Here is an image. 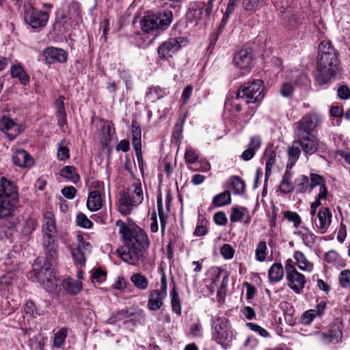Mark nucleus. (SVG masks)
Wrapping results in <instances>:
<instances>
[{"label":"nucleus","mask_w":350,"mask_h":350,"mask_svg":"<svg viewBox=\"0 0 350 350\" xmlns=\"http://www.w3.org/2000/svg\"><path fill=\"white\" fill-rule=\"evenodd\" d=\"M116 225L124 240V245L117 250L118 256L132 265L143 262L148 256L147 250L150 246L146 232L137 226L130 228L120 219L116 221Z\"/></svg>","instance_id":"f257e3e1"},{"label":"nucleus","mask_w":350,"mask_h":350,"mask_svg":"<svg viewBox=\"0 0 350 350\" xmlns=\"http://www.w3.org/2000/svg\"><path fill=\"white\" fill-rule=\"evenodd\" d=\"M316 81L320 86L329 84L340 75L338 53L329 40H323L319 45Z\"/></svg>","instance_id":"f03ea898"},{"label":"nucleus","mask_w":350,"mask_h":350,"mask_svg":"<svg viewBox=\"0 0 350 350\" xmlns=\"http://www.w3.org/2000/svg\"><path fill=\"white\" fill-rule=\"evenodd\" d=\"M237 334L227 318L217 316L212 317L211 338L223 349L226 350L231 347Z\"/></svg>","instance_id":"7ed1b4c3"},{"label":"nucleus","mask_w":350,"mask_h":350,"mask_svg":"<svg viewBox=\"0 0 350 350\" xmlns=\"http://www.w3.org/2000/svg\"><path fill=\"white\" fill-rule=\"evenodd\" d=\"M18 200V193L14 183L2 177L0 180V218L12 216Z\"/></svg>","instance_id":"20e7f679"},{"label":"nucleus","mask_w":350,"mask_h":350,"mask_svg":"<svg viewBox=\"0 0 350 350\" xmlns=\"http://www.w3.org/2000/svg\"><path fill=\"white\" fill-rule=\"evenodd\" d=\"M53 260L46 262L42 266L36 267H33V273L36 280L41 284L48 292H53L57 287L58 278L56 271L53 267Z\"/></svg>","instance_id":"39448f33"},{"label":"nucleus","mask_w":350,"mask_h":350,"mask_svg":"<svg viewBox=\"0 0 350 350\" xmlns=\"http://www.w3.org/2000/svg\"><path fill=\"white\" fill-rule=\"evenodd\" d=\"M263 84L260 79L245 83L238 89L237 98L244 100L247 104L261 101L265 96Z\"/></svg>","instance_id":"423d86ee"},{"label":"nucleus","mask_w":350,"mask_h":350,"mask_svg":"<svg viewBox=\"0 0 350 350\" xmlns=\"http://www.w3.org/2000/svg\"><path fill=\"white\" fill-rule=\"evenodd\" d=\"M172 20V14L170 11H164L159 14L147 15L140 21L142 29L147 33L157 30L166 29Z\"/></svg>","instance_id":"0eeeda50"},{"label":"nucleus","mask_w":350,"mask_h":350,"mask_svg":"<svg viewBox=\"0 0 350 350\" xmlns=\"http://www.w3.org/2000/svg\"><path fill=\"white\" fill-rule=\"evenodd\" d=\"M285 271L288 286L294 293L301 294L307 282L305 275L297 270L293 260L290 258L285 262Z\"/></svg>","instance_id":"6e6552de"},{"label":"nucleus","mask_w":350,"mask_h":350,"mask_svg":"<svg viewBox=\"0 0 350 350\" xmlns=\"http://www.w3.org/2000/svg\"><path fill=\"white\" fill-rule=\"evenodd\" d=\"M49 17L47 12L36 10L31 4L25 5L24 20L33 29L44 27Z\"/></svg>","instance_id":"1a4fd4ad"},{"label":"nucleus","mask_w":350,"mask_h":350,"mask_svg":"<svg viewBox=\"0 0 350 350\" xmlns=\"http://www.w3.org/2000/svg\"><path fill=\"white\" fill-rule=\"evenodd\" d=\"M90 187L96 189L89 193L86 204L90 211H96L103 205L102 191H104V183L98 180H92L90 183Z\"/></svg>","instance_id":"9d476101"},{"label":"nucleus","mask_w":350,"mask_h":350,"mask_svg":"<svg viewBox=\"0 0 350 350\" xmlns=\"http://www.w3.org/2000/svg\"><path fill=\"white\" fill-rule=\"evenodd\" d=\"M212 11V3L206 4L203 1H193L190 3L187 12L188 18L196 21L206 20Z\"/></svg>","instance_id":"9b49d317"},{"label":"nucleus","mask_w":350,"mask_h":350,"mask_svg":"<svg viewBox=\"0 0 350 350\" xmlns=\"http://www.w3.org/2000/svg\"><path fill=\"white\" fill-rule=\"evenodd\" d=\"M319 118L316 115L308 114L296 123L294 130L295 136L312 135V132L317 126Z\"/></svg>","instance_id":"f8f14e48"},{"label":"nucleus","mask_w":350,"mask_h":350,"mask_svg":"<svg viewBox=\"0 0 350 350\" xmlns=\"http://www.w3.org/2000/svg\"><path fill=\"white\" fill-rule=\"evenodd\" d=\"M183 38H172L163 42L157 49V53L160 59L168 60L176 53L181 46Z\"/></svg>","instance_id":"ddd939ff"},{"label":"nucleus","mask_w":350,"mask_h":350,"mask_svg":"<svg viewBox=\"0 0 350 350\" xmlns=\"http://www.w3.org/2000/svg\"><path fill=\"white\" fill-rule=\"evenodd\" d=\"M0 131L3 132L10 141H12L23 132L24 127L10 118L3 116L0 118Z\"/></svg>","instance_id":"4468645a"},{"label":"nucleus","mask_w":350,"mask_h":350,"mask_svg":"<svg viewBox=\"0 0 350 350\" xmlns=\"http://www.w3.org/2000/svg\"><path fill=\"white\" fill-rule=\"evenodd\" d=\"M332 214L329 207L323 206L318 211L317 215L312 218V224L318 231L324 234L327 232L332 224Z\"/></svg>","instance_id":"2eb2a0df"},{"label":"nucleus","mask_w":350,"mask_h":350,"mask_svg":"<svg viewBox=\"0 0 350 350\" xmlns=\"http://www.w3.org/2000/svg\"><path fill=\"white\" fill-rule=\"evenodd\" d=\"M317 336L325 345L338 342L342 336L340 323L338 321L334 322L327 331L320 332Z\"/></svg>","instance_id":"dca6fc26"},{"label":"nucleus","mask_w":350,"mask_h":350,"mask_svg":"<svg viewBox=\"0 0 350 350\" xmlns=\"http://www.w3.org/2000/svg\"><path fill=\"white\" fill-rule=\"evenodd\" d=\"M299 145L305 154L312 155L319 149V139L313 135L295 136L293 144Z\"/></svg>","instance_id":"f3484780"},{"label":"nucleus","mask_w":350,"mask_h":350,"mask_svg":"<svg viewBox=\"0 0 350 350\" xmlns=\"http://www.w3.org/2000/svg\"><path fill=\"white\" fill-rule=\"evenodd\" d=\"M42 248L46 260L48 261L55 260L58 258V243L57 235L42 236Z\"/></svg>","instance_id":"a211bd4d"},{"label":"nucleus","mask_w":350,"mask_h":350,"mask_svg":"<svg viewBox=\"0 0 350 350\" xmlns=\"http://www.w3.org/2000/svg\"><path fill=\"white\" fill-rule=\"evenodd\" d=\"M135 200L129 191H121L119 194L117 202V209L122 215L131 214L134 207L137 206L139 203L135 202Z\"/></svg>","instance_id":"6ab92c4d"},{"label":"nucleus","mask_w":350,"mask_h":350,"mask_svg":"<svg viewBox=\"0 0 350 350\" xmlns=\"http://www.w3.org/2000/svg\"><path fill=\"white\" fill-rule=\"evenodd\" d=\"M44 56L48 64L58 62L66 63L68 60L67 53L62 49L53 46L47 47L44 51Z\"/></svg>","instance_id":"aec40b11"},{"label":"nucleus","mask_w":350,"mask_h":350,"mask_svg":"<svg viewBox=\"0 0 350 350\" xmlns=\"http://www.w3.org/2000/svg\"><path fill=\"white\" fill-rule=\"evenodd\" d=\"M252 60L251 51L245 49L240 50L234 55L232 63L239 69L247 70L250 68Z\"/></svg>","instance_id":"412c9836"},{"label":"nucleus","mask_w":350,"mask_h":350,"mask_svg":"<svg viewBox=\"0 0 350 350\" xmlns=\"http://www.w3.org/2000/svg\"><path fill=\"white\" fill-rule=\"evenodd\" d=\"M57 235V227L54 214L51 211L44 213L42 224V236Z\"/></svg>","instance_id":"4be33fe9"},{"label":"nucleus","mask_w":350,"mask_h":350,"mask_svg":"<svg viewBox=\"0 0 350 350\" xmlns=\"http://www.w3.org/2000/svg\"><path fill=\"white\" fill-rule=\"evenodd\" d=\"M12 160L19 167H29L33 165V158L23 149L16 150L12 155Z\"/></svg>","instance_id":"5701e85b"},{"label":"nucleus","mask_w":350,"mask_h":350,"mask_svg":"<svg viewBox=\"0 0 350 350\" xmlns=\"http://www.w3.org/2000/svg\"><path fill=\"white\" fill-rule=\"evenodd\" d=\"M165 297L159 293V290H152L150 292L148 301V308L152 311L159 310L163 304V300Z\"/></svg>","instance_id":"b1692460"},{"label":"nucleus","mask_w":350,"mask_h":350,"mask_svg":"<svg viewBox=\"0 0 350 350\" xmlns=\"http://www.w3.org/2000/svg\"><path fill=\"white\" fill-rule=\"evenodd\" d=\"M289 170L286 169L285 171L279 185L278 191L283 194L289 193L295 189V185H293L291 181L293 174Z\"/></svg>","instance_id":"393cba45"},{"label":"nucleus","mask_w":350,"mask_h":350,"mask_svg":"<svg viewBox=\"0 0 350 350\" xmlns=\"http://www.w3.org/2000/svg\"><path fill=\"white\" fill-rule=\"evenodd\" d=\"M293 257L296 261L298 268L304 271L310 272L313 269V264L310 262L305 255L299 251L294 252Z\"/></svg>","instance_id":"a878e982"},{"label":"nucleus","mask_w":350,"mask_h":350,"mask_svg":"<svg viewBox=\"0 0 350 350\" xmlns=\"http://www.w3.org/2000/svg\"><path fill=\"white\" fill-rule=\"evenodd\" d=\"M269 280L271 282L275 283L280 281L284 277L283 266L280 262L273 263L268 271Z\"/></svg>","instance_id":"bb28decb"},{"label":"nucleus","mask_w":350,"mask_h":350,"mask_svg":"<svg viewBox=\"0 0 350 350\" xmlns=\"http://www.w3.org/2000/svg\"><path fill=\"white\" fill-rule=\"evenodd\" d=\"M10 74L12 77L17 78L20 83L26 85L29 82V77L21 65H13L10 68Z\"/></svg>","instance_id":"cd10ccee"},{"label":"nucleus","mask_w":350,"mask_h":350,"mask_svg":"<svg viewBox=\"0 0 350 350\" xmlns=\"http://www.w3.org/2000/svg\"><path fill=\"white\" fill-rule=\"evenodd\" d=\"M47 338L39 333L30 338L28 341V346L30 350H46Z\"/></svg>","instance_id":"c85d7f7f"},{"label":"nucleus","mask_w":350,"mask_h":350,"mask_svg":"<svg viewBox=\"0 0 350 350\" xmlns=\"http://www.w3.org/2000/svg\"><path fill=\"white\" fill-rule=\"evenodd\" d=\"M295 189L297 193L310 192V180L305 175H301L295 180Z\"/></svg>","instance_id":"c756f323"},{"label":"nucleus","mask_w":350,"mask_h":350,"mask_svg":"<svg viewBox=\"0 0 350 350\" xmlns=\"http://www.w3.org/2000/svg\"><path fill=\"white\" fill-rule=\"evenodd\" d=\"M64 288L70 294L76 295L82 289V283L80 281L70 278L66 279L62 283Z\"/></svg>","instance_id":"7c9ffc66"},{"label":"nucleus","mask_w":350,"mask_h":350,"mask_svg":"<svg viewBox=\"0 0 350 350\" xmlns=\"http://www.w3.org/2000/svg\"><path fill=\"white\" fill-rule=\"evenodd\" d=\"M60 175L70 180L72 183L76 184L80 180V176L76 172V169L74 166L67 165L64 167L59 172Z\"/></svg>","instance_id":"2f4dec72"},{"label":"nucleus","mask_w":350,"mask_h":350,"mask_svg":"<svg viewBox=\"0 0 350 350\" xmlns=\"http://www.w3.org/2000/svg\"><path fill=\"white\" fill-rule=\"evenodd\" d=\"M131 281L139 290H146L149 285L148 279L141 273H135L131 276Z\"/></svg>","instance_id":"473e14b6"},{"label":"nucleus","mask_w":350,"mask_h":350,"mask_svg":"<svg viewBox=\"0 0 350 350\" xmlns=\"http://www.w3.org/2000/svg\"><path fill=\"white\" fill-rule=\"evenodd\" d=\"M132 144L133 147L142 146V131L137 120H133L131 124Z\"/></svg>","instance_id":"72a5a7b5"},{"label":"nucleus","mask_w":350,"mask_h":350,"mask_svg":"<svg viewBox=\"0 0 350 350\" xmlns=\"http://www.w3.org/2000/svg\"><path fill=\"white\" fill-rule=\"evenodd\" d=\"M231 196L229 191H224L213 197L212 204L214 206L219 207L230 204Z\"/></svg>","instance_id":"f704fd0d"},{"label":"nucleus","mask_w":350,"mask_h":350,"mask_svg":"<svg viewBox=\"0 0 350 350\" xmlns=\"http://www.w3.org/2000/svg\"><path fill=\"white\" fill-rule=\"evenodd\" d=\"M301 150L299 147L293 146L288 148V161L286 165V169H291L293 167L297 159L299 158Z\"/></svg>","instance_id":"c9c22d12"},{"label":"nucleus","mask_w":350,"mask_h":350,"mask_svg":"<svg viewBox=\"0 0 350 350\" xmlns=\"http://www.w3.org/2000/svg\"><path fill=\"white\" fill-rule=\"evenodd\" d=\"M88 252L81 250L79 249L73 248L71 250L72 257L74 260L75 264L83 267L85 264V255Z\"/></svg>","instance_id":"e433bc0d"},{"label":"nucleus","mask_w":350,"mask_h":350,"mask_svg":"<svg viewBox=\"0 0 350 350\" xmlns=\"http://www.w3.org/2000/svg\"><path fill=\"white\" fill-rule=\"evenodd\" d=\"M171 304L172 311L180 315L181 314V305L178 296V293L176 289L175 286L173 287L170 292Z\"/></svg>","instance_id":"4c0bfd02"},{"label":"nucleus","mask_w":350,"mask_h":350,"mask_svg":"<svg viewBox=\"0 0 350 350\" xmlns=\"http://www.w3.org/2000/svg\"><path fill=\"white\" fill-rule=\"evenodd\" d=\"M38 221L34 217H29L26 219L22 232L25 236H29L37 228Z\"/></svg>","instance_id":"58836bf2"},{"label":"nucleus","mask_w":350,"mask_h":350,"mask_svg":"<svg viewBox=\"0 0 350 350\" xmlns=\"http://www.w3.org/2000/svg\"><path fill=\"white\" fill-rule=\"evenodd\" d=\"M207 224L208 221L204 217L201 218V217L199 216L196 229L193 232V235L195 237H202L206 235L208 232Z\"/></svg>","instance_id":"ea45409f"},{"label":"nucleus","mask_w":350,"mask_h":350,"mask_svg":"<svg viewBox=\"0 0 350 350\" xmlns=\"http://www.w3.org/2000/svg\"><path fill=\"white\" fill-rule=\"evenodd\" d=\"M266 167L265 176L267 177L271 172V168L275 163V152L271 149H267L265 152Z\"/></svg>","instance_id":"a19ab883"},{"label":"nucleus","mask_w":350,"mask_h":350,"mask_svg":"<svg viewBox=\"0 0 350 350\" xmlns=\"http://www.w3.org/2000/svg\"><path fill=\"white\" fill-rule=\"evenodd\" d=\"M67 334L68 329L66 327H62L57 331L53 338V347L60 348L65 342Z\"/></svg>","instance_id":"79ce46f5"},{"label":"nucleus","mask_w":350,"mask_h":350,"mask_svg":"<svg viewBox=\"0 0 350 350\" xmlns=\"http://www.w3.org/2000/svg\"><path fill=\"white\" fill-rule=\"evenodd\" d=\"M247 211V210L245 207L239 206H233L231 209L230 221L232 222L241 221Z\"/></svg>","instance_id":"37998d69"},{"label":"nucleus","mask_w":350,"mask_h":350,"mask_svg":"<svg viewBox=\"0 0 350 350\" xmlns=\"http://www.w3.org/2000/svg\"><path fill=\"white\" fill-rule=\"evenodd\" d=\"M67 145L65 139L58 143L57 159L60 161H65L70 157V150Z\"/></svg>","instance_id":"c03bdc74"},{"label":"nucleus","mask_w":350,"mask_h":350,"mask_svg":"<svg viewBox=\"0 0 350 350\" xmlns=\"http://www.w3.org/2000/svg\"><path fill=\"white\" fill-rule=\"evenodd\" d=\"M267 243L264 241H261L257 245L255 250V259L258 262H263L267 255Z\"/></svg>","instance_id":"a18cd8bd"},{"label":"nucleus","mask_w":350,"mask_h":350,"mask_svg":"<svg viewBox=\"0 0 350 350\" xmlns=\"http://www.w3.org/2000/svg\"><path fill=\"white\" fill-rule=\"evenodd\" d=\"M232 187L236 194H243L245 190L244 181L239 176H234L232 178Z\"/></svg>","instance_id":"49530a36"},{"label":"nucleus","mask_w":350,"mask_h":350,"mask_svg":"<svg viewBox=\"0 0 350 350\" xmlns=\"http://www.w3.org/2000/svg\"><path fill=\"white\" fill-rule=\"evenodd\" d=\"M309 180L311 190L317 186L320 187L319 189H321L322 187H326L325 185V178L322 176L312 173L310 175Z\"/></svg>","instance_id":"de8ad7c7"},{"label":"nucleus","mask_w":350,"mask_h":350,"mask_svg":"<svg viewBox=\"0 0 350 350\" xmlns=\"http://www.w3.org/2000/svg\"><path fill=\"white\" fill-rule=\"evenodd\" d=\"M184 157L186 163L191 164L195 163L199 158V153L193 148L188 147L185 150Z\"/></svg>","instance_id":"09e8293b"},{"label":"nucleus","mask_w":350,"mask_h":350,"mask_svg":"<svg viewBox=\"0 0 350 350\" xmlns=\"http://www.w3.org/2000/svg\"><path fill=\"white\" fill-rule=\"evenodd\" d=\"M132 187L134 188L133 193L135 196L132 197L135 200V202L141 204L144 200V193L141 183L139 181L135 182L133 184Z\"/></svg>","instance_id":"8fccbe9b"},{"label":"nucleus","mask_w":350,"mask_h":350,"mask_svg":"<svg viewBox=\"0 0 350 350\" xmlns=\"http://www.w3.org/2000/svg\"><path fill=\"white\" fill-rule=\"evenodd\" d=\"M77 225L83 228H90L93 223L83 213H80L76 217Z\"/></svg>","instance_id":"3c124183"},{"label":"nucleus","mask_w":350,"mask_h":350,"mask_svg":"<svg viewBox=\"0 0 350 350\" xmlns=\"http://www.w3.org/2000/svg\"><path fill=\"white\" fill-rule=\"evenodd\" d=\"M284 216L289 222L293 223L295 227H298L301 223V217L296 212L287 211L284 213Z\"/></svg>","instance_id":"603ef678"},{"label":"nucleus","mask_w":350,"mask_h":350,"mask_svg":"<svg viewBox=\"0 0 350 350\" xmlns=\"http://www.w3.org/2000/svg\"><path fill=\"white\" fill-rule=\"evenodd\" d=\"M301 229L306 231L305 235H303L302 239L304 244L308 247H311L315 242L316 236L308 228L301 227Z\"/></svg>","instance_id":"864d4df0"},{"label":"nucleus","mask_w":350,"mask_h":350,"mask_svg":"<svg viewBox=\"0 0 350 350\" xmlns=\"http://www.w3.org/2000/svg\"><path fill=\"white\" fill-rule=\"evenodd\" d=\"M328 191L327 187H322L319 189V194L317 195L314 202H312L311 204L315 207L319 208L321 205V200H326L327 198Z\"/></svg>","instance_id":"5fc2aeb1"},{"label":"nucleus","mask_w":350,"mask_h":350,"mask_svg":"<svg viewBox=\"0 0 350 350\" xmlns=\"http://www.w3.org/2000/svg\"><path fill=\"white\" fill-rule=\"evenodd\" d=\"M246 326L253 332L258 333L260 336L267 338L269 336V332L260 325L254 323H247Z\"/></svg>","instance_id":"6e6d98bb"},{"label":"nucleus","mask_w":350,"mask_h":350,"mask_svg":"<svg viewBox=\"0 0 350 350\" xmlns=\"http://www.w3.org/2000/svg\"><path fill=\"white\" fill-rule=\"evenodd\" d=\"M220 254L226 260L232 259L234 256V250L229 244H224L220 249Z\"/></svg>","instance_id":"4d7b16f0"},{"label":"nucleus","mask_w":350,"mask_h":350,"mask_svg":"<svg viewBox=\"0 0 350 350\" xmlns=\"http://www.w3.org/2000/svg\"><path fill=\"white\" fill-rule=\"evenodd\" d=\"M339 281L342 287H350V270L346 269L341 271L339 276Z\"/></svg>","instance_id":"13d9d810"},{"label":"nucleus","mask_w":350,"mask_h":350,"mask_svg":"<svg viewBox=\"0 0 350 350\" xmlns=\"http://www.w3.org/2000/svg\"><path fill=\"white\" fill-rule=\"evenodd\" d=\"M262 142L260 136L255 135L250 138V143L247 145V148L251 150H253L256 153V150L260 148Z\"/></svg>","instance_id":"bf43d9fd"},{"label":"nucleus","mask_w":350,"mask_h":350,"mask_svg":"<svg viewBox=\"0 0 350 350\" xmlns=\"http://www.w3.org/2000/svg\"><path fill=\"white\" fill-rule=\"evenodd\" d=\"M106 279V273L100 269H97L92 275V282L102 283Z\"/></svg>","instance_id":"052dcab7"},{"label":"nucleus","mask_w":350,"mask_h":350,"mask_svg":"<svg viewBox=\"0 0 350 350\" xmlns=\"http://www.w3.org/2000/svg\"><path fill=\"white\" fill-rule=\"evenodd\" d=\"M213 219L215 224L219 226H224L228 221L226 214L222 211L215 213Z\"/></svg>","instance_id":"680f3d73"},{"label":"nucleus","mask_w":350,"mask_h":350,"mask_svg":"<svg viewBox=\"0 0 350 350\" xmlns=\"http://www.w3.org/2000/svg\"><path fill=\"white\" fill-rule=\"evenodd\" d=\"M62 195L68 199H73L77 193V189L73 186L65 187L62 189Z\"/></svg>","instance_id":"e2e57ef3"},{"label":"nucleus","mask_w":350,"mask_h":350,"mask_svg":"<svg viewBox=\"0 0 350 350\" xmlns=\"http://www.w3.org/2000/svg\"><path fill=\"white\" fill-rule=\"evenodd\" d=\"M193 91V86L191 85H187L182 93L181 99L183 104L185 105L188 103Z\"/></svg>","instance_id":"0e129e2a"},{"label":"nucleus","mask_w":350,"mask_h":350,"mask_svg":"<svg viewBox=\"0 0 350 350\" xmlns=\"http://www.w3.org/2000/svg\"><path fill=\"white\" fill-rule=\"evenodd\" d=\"M316 317H318V314L314 309L308 310L303 315V321L306 324H309Z\"/></svg>","instance_id":"69168bd1"},{"label":"nucleus","mask_w":350,"mask_h":350,"mask_svg":"<svg viewBox=\"0 0 350 350\" xmlns=\"http://www.w3.org/2000/svg\"><path fill=\"white\" fill-rule=\"evenodd\" d=\"M293 92V85L288 82L284 83L281 88V94L284 97L292 95Z\"/></svg>","instance_id":"338daca9"},{"label":"nucleus","mask_w":350,"mask_h":350,"mask_svg":"<svg viewBox=\"0 0 350 350\" xmlns=\"http://www.w3.org/2000/svg\"><path fill=\"white\" fill-rule=\"evenodd\" d=\"M190 334L195 337L201 336L202 335V328L200 323H194L191 326Z\"/></svg>","instance_id":"774afa93"}]
</instances>
